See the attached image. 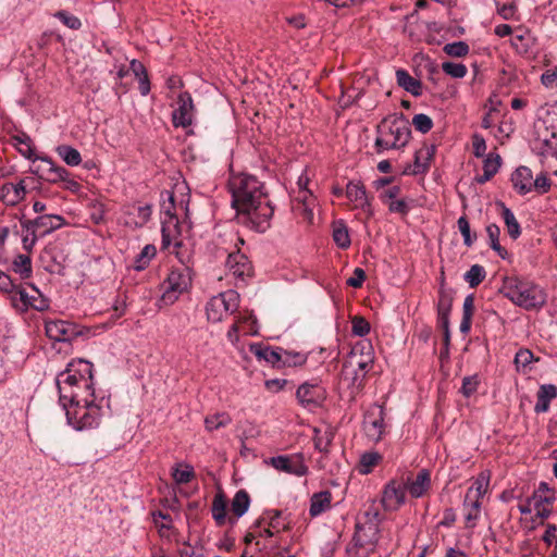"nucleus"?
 Here are the masks:
<instances>
[{"label":"nucleus","mask_w":557,"mask_h":557,"mask_svg":"<svg viewBox=\"0 0 557 557\" xmlns=\"http://www.w3.org/2000/svg\"><path fill=\"white\" fill-rule=\"evenodd\" d=\"M333 239L342 249H346L350 246L349 232L343 221H338L333 224Z\"/></svg>","instance_id":"58836bf2"},{"label":"nucleus","mask_w":557,"mask_h":557,"mask_svg":"<svg viewBox=\"0 0 557 557\" xmlns=\"http://www.w3.org/2000/svg\"><path fill=\"white\" fill-rule=\"evenodd\" d=\"M327 396L326 389L319 383H302L296 392V398L305 408H318L323 405Z\"/></svg>","instance_id":"6e6552de"},{"label":"nucleus","mask_w":557,"mask_h":557,"mask_svg":"<svg viewBox=\"0 0 557 557\" xmlns=\"http://www.w3.org/2000/svg\"><path fill=\"white\" fill-rule=\"evenodd\" d=\"M87 408L85 411V420L83 422V430L92 429L99 425L103 416L102 406L96 403V397L86 400Z\"/></svg>","instance_id":"a878e982"},{"label":"nucleus","mask_w":557,"mask_h":557,"mask_svg":"<svg viewBox=\"0 0 557 557\" xmlns=\"http://www.w3.org/2000/svg\"><path fill=\"white\" fill-rule=\"evenodd\" d=\"M268 463L271 465L277 471L294 474L297 476H304L309 471L308 467L304 461V456L301 454L295 456L281 455L276 457H271Z\"/></svg>","instance_id":"1a4fd4ad"},{"label":"nucleus","mask_w":557,"mask_h":557,"mask_svg":"<svg viewBox=\"0 0 557 557\" xmlns=\"http://www.w3.org/2000/svg\"><path fill=\"white\" fill-rule=\"evenodd\" d=\"M345 195L350 201L355 202V208L363 210L368 216L373 215V209L363 183L350 181L346 186Z\"/></svg>","instance_id":"dca6fc26"},{"label":"nucleus","mask_w":557,"mask_h":557,"mask_svg":"<svg viewBox=\"0 0 557 557\" xmlns=\"http://www.w3.org/2000/svg\"><path fill=\"white\" fill-rule=\"evenodd\" d=\"M313 444L314 448L322 454H329L330 447L335 436V431L331 426H326L324 430L319 428L313 429Z\"/></svg>","instance_id":"bb28decb"},{"label":"nucleus","mask_w":557,"mask_h":557,"mask_svg":"<svg viewBox=\"0 0 557 557\" xmlns=\"http://www.w3.org/2000/svg\"><path fill=\"white\" fill-rule=\"evenodd\" d=\"M532 171L527 166H519L511 174L512 186L520 195H525L532 190Z\"/></svg>","instance_id":"5701e85b"},{"label":"nucleus","mask_w":557,"mask_h":557,"mask_svg":"<svg viewBox=\"0 0 557 557\" xmlns=\"http://www.w3.org/2000/svg\"><path fill=\"white\" fill-rule=\"evenodd\" d=\"M182 465H177L175 468H173V479L177 484H185L191 481V479L195 476L194 468L189 465H184L183 469H181Z\"/></svg>","instance_id":"8fccbe9b"},{"label":"nucleus","mask_w":557,"mask_h":557,"mask_svg":"<svg viewBox=\"0 0 557 557\" xmlns=\"http://www.w3.org/2000/svg\"><path fill=\"white\" fill-rule=\"evenodd\" d=\"M26 195V188L24 180H21L17 184L5 183L0 188V200L7 206H15L24 199Z\"/></svg>","instance_id":"aec40b11"},{"label":"nucleus","mask_w":557,"mask_h":557,"mask_svg":"<svg viewBox=\"0 0 557 557\" xmlns=\"http://www.w3.org/2000/svg\"><path fill=\"white\" fill-rule=\"evenodd\" d=\"M436 147L434 145H424L416 151L413 164H408L403 170L405 175H419L429 171L430 164L434 159Z\"/></svg>","instance_id":"2eb2a0df"},{"label":"nucleus","mask_w":557,"mask_h":557,"mask_svg":"<svg viewBox=\"0 0 557 557\" xmlns=\"http://www.w3.org/2000/svg\"><path fill=\"white\" fill-rule=\"evenodd\" d=\"M212 517L218 525H223L226 521V498L223 493H218L212 502Z\"/></svg>","instance_id":"e433bc0d"},{"label":"nucleus","mask_w":557,"mask_h":557,"mask_svg":"<svg viewBox=\"0 0 557 557\" xmlns=\"http://www.w3.org/2000/svg\"><path fill=\"white\" fill-rule=\"evenodd\" d=\"M502 165V158L497 153H488L483 162V171L494 176Z\"/></svg>","instance_id":"4d7b16f0"},{"label":"nucleus","mask_w":557,"mask_h":557,"mask_svg":"<svg viewBox=\"0 0 557 557\" xmlns=\"http://www.w3.org/2000/svg\"><path fill=\"white\" fill-rule=\"evenodd\" d=\"M403 482L411 497L420 498L431 487V474L429 470L421 469L416 478L407 476Z\"/></svg>","instance_id":"a211bd4d"},{"label":"nucleus","mask_w":557,"mask_h":557,"mask_svg":"<svg viewBox=\"0 0 557 557\" xmlns=\"http://www.w3.org/2000/svg\"><path fill=\"white\" fill-rule=\"evenodd\" d=\"M249 505V494L245 490H239L232 499L231 510L236 518H240L247 512Z\"/></svg>","instance_id":"2f4dec72"},{"label":"nucleus","mask_w":557,"mask_h":557,"mask_svg":"<svg viewBox=\"0 0 557 557\" xmlns=\"http://www.w3.org/2000/svg\"><path fill=\"white\" fill-rule=\"evenodd\" d=\"M191 284L190 270L187 267L174 268L163 283L165 301L173 302L180 294L187 290Z\"/></svg>","instance_id":"423d86ee"},{"label":"nucleus","mask_w":557,"mask_h":557,"mask_svg":"<svg viewBox=\"0 0 557 557\" xmlns=\"http://www.w3.org/2000/svg\"><path fill=\"white\" fill-rule=\"evenodd\" d=\"M552 496H545V497H536L534 496V508L536 510V516L546 519L550 515V509L545 506L552 504L553 502Z\"/></svg>","instance_id":"13d9d810"},{"label":"nucleus","mask_w":557,"mask_h":557,"mask_svg":"<svg viewBox=\"0 0 557 557\" xmlns=\"http://www.w3.org/2000/svg\"><path fill=\"white\" fill-rule=\"evenodd\" d=\"M12 294V301L13 305L21 309H27L30 304V297L29 294L22 287L15 286V289Z\"/></svg>","instance_id":"864d4df0"},{"label":"nucleus","mask_w":557,"mask_h":557,"mask_svg":"<svg viewBox=\"0 0 557 557\" xmlns=\"http://www.w3.org/2000/svg\"><path fill=\"white\" fill-rule=\"evenodd\" d=\"M218 297L220 298V301L223 302L222 305H224V311L226 314H232L237 310L239 295L235 290H226L219 294Z\"/></svg>","instance_id":"49530a36"},{"label":"nucleus","mask_w":557,"mask_h":557,"mask_svg":"<svg viewBox=\"0 0 557 557\" xmlns=\"http://www.w3.org/2000/svg\"><path fill=\"white\" fill-rule=\"evenodd\" d=\"M249 350L259 360H264L273 367L281 368V361L283 360L282 348L272 349L270 346H265L261 343H255L250 345Z\"/></svg>","instance_id":"6ab92c4d"},{"label":"nucleus","mask_w":557,"mask_h":557,"mask_svg":"<svg viewBox=\"0 0 557 557\" xmlns=\"http://www.w3.org/2000/svg\"><path fill=\"white\" fill-rule=\"evenodd\" d=\"M18 152L28 160H36L32 139L28 135L22 134L13 137Z\"/></svg>","instance_id":"37998d69"},{"label":"nucleus","mask_w":557,"mask_h":557,"mask_svg":"<svg viewBox=\"0 0 557 557\" xmlns=\"http://www.w3.org/2000/svg\"><path fill=\"white\" fill-rule=\"evenodd\" d=\"M156 253L157 249L153 245H146L135 258L134 269L136 271L145 270L149 265L150 261L156 256Z\"/></svg>","instance_id":"ea45409f"},{"label":"nucleus","mask_w":557,"mask_h":557,"mask_svg":"<svg viewBox=\"0 0 557 557\" xmlns=\"http://www.w3.org/2000/svg\"><path fill=\"white\" fill-rule=\"evenodd\" d=\"M458 230L462 235L463 244L467 247H471L473 243L476 240V234L471 233L470 223L466 215H462L457 221Z\"/></svg>","instance_id":"09e8293b"},{"label":"nucleus","mask_w":557,"mask_h":557,"mask_svg":"<svg viewBox=\"0 0 557 557\" xmlns=\"http://www.w3.org/2000/svg\"><path fill=\"white\" fill-rule=\"evenodd\" d=\"M533 360V354L529 349H520L515 357V363L517 368H525L528 367Z\"/></svg>","instance_id":"338daca9"},{"label":"nucleus","mask_w":557,"mask_h":557,"mask_svg":"<svg viewBox=\"0 0 557 557\" xmlns=\"http://www.w3.org/2000/svg\"><path fill=\"white\" fill-rule=\"evenodd\" d=\"M232 422L228 413L220 412L212 416H208L205 419V425L208 431H214L220 428H224Z\"/></svg>","instance_id":"a18cd8bd"},{"label":"nucleus","mask_w":557,"mask_h":557,"mask_svg":"<svg viewBox=\"0 0 557 557\" xmlns=\"http://www.w3.org/2000/svg\"><path fill=\"white\" fill-rule=\"evenodd\" d=\"M309 182L308 177H299L298 186H299V194L296 197V200L302 203L304 211L310 215H312V211L310 209V206L312 205V194L307 189V184Z\"/></svg>","instance_id":"a19ab883"},{"label":"nucleus","mask_w":557,"mask_h":557,"mask_svg":"<svg viewBox=\"0 0 557 557\" xmlns=\"http://www.w3.org/2000/svg\"><path fill=\"white\" fill-rule=\"evenodd\" d=\"M362 519L356 524L352 541L356 547H370L373 550L380 540V512L371 507L364 511Z\"/></svg>","instance_id":"39448f33"},{"label":"nucleus","mask_w":557,"mask_h":557,"mask_svg":"<svg viewBox=\"0 0 557 557\" xmlns=\"http://www.w3.org/2000/svg\"><path fill=\"white\" fill-rule=\"evenodd\" d=\"M443 51L449 57L462 58L469 53V46L465 41H455L446 44Z\"/></svg>","instance_id":"603ef678"},{"label":"nucleus","mask_w":557,"mask_h":557,"mask_svg":"<svg viewBox=\"0 0 557 557\" xmlns=\"http://www.w3.org/2000/svg\"><path fill=\"white\" fill-rule=\"evenodd\" d=\"M412 125L420 133L426 134L432 129L433 121L429 115L419 113L412 117Z\"/></svg>","instance_id":"6e6d98bb"},{"label":"nucleus","mask_w":557,"mask_h":557,"mask_svg":"<svg viewBox=\"0 0 557 557\" xmlns=\"http://www.w3.org/2000/svg\"><path fill=\"white\" fill-rule=\"evenodd\" d=\"M472 147L473 153L475 157L481 158L485 156L486 152V143L483 136L479 134H474L472 136Z\"/></svg>","instance_id":"774afa93"},{"label":"nucleus","mask_w":557,"mask_h":557,"mask_svg":"<svg viewBox=\"0 0 557 557\" xmlns=\"http://www.w3.org/2000/svg\"><path fill=\"white\" fill-rule=\"evenodd\" d=\"M351 331L354 335L366 336L370 332V323L362 317L356 315L351 320Z\"/></svg>","instance_id":"bf43d9fd"},{"label":"nucleus","mask_w":557,"mask_h":557,"mask_svg":"<svg viewBox=\"0 0 557 557\" xmlns=\"http://www.w3.org/2000/svg\"><path fill=\"white\" fill-rule=\"evenodd\" d=\"M13 270L18 273L22 278H28L32 275V260L26 255H17L13 261Z\"/></svg>","instance_id":"de8ad7c7"},{"label":"nucleus","mask_w":557,"mask_h":557,"mask_svg":"<svg viewBox=\"0 0 557 557\" xmlns=\"http://www.w3.org/2000/svg\"><path fill=\"white\" fill-rule=\"evenodd\" d=\"M195 113V106L191 95L188 91L181 92L177 97V108L172 113L174 127L186 128L191 125Z\"/></svg>","instance_id":"9d476101"},{"label":"nucleus","mask_w":557,"mask_h":557,"mask_svg":"<svg viewBox=\"0 0 557 557\" xmlns=\"http://www.w3.org/2000/svg\"><path fill=\"white\" fill-rule=\"evenodd\" d=\"M511 46L520 55H529L533 46V37L529 30H524L522 34H516L511 38Z\"/></svg>","instance_id":"473e14b6"},{"label":"nucleus","mask_w":557,"mask_h":557,"mask_svg":"<svg viewBox=\"0 0 557 557\" xmlns=\"http://www.w3.org/2000/svg\"><path fill=\"white\" fill-rule=\"evenodd\" d=\"M500 208V214L507 228V233L512 239H517L521 235V227L513 212L505 206L504 202H497Z\"/></svg>","instance_id":"7c9ffc66"},{"label":"nucleus","mask_w":557,"mask_h":557,"mask_svg":"<svg viewBox=\"0 0 557 557\" xmlns=\"http://www.w3.org/2000/svg\"><path fill=\"white\" fill-rule=\"evenodd\" d=\"M220 301V298L218 296L212 297L206 305V313L207 319L210 322L218 323L221 322L226 315L224 311V305Z\"/></svg>","instance_id":"72a5a7b5"},{"label":"nucleus","mask_w":557,"mask_h":557,"mask_svg":"<svg viewBox=\"0 0 557 557\" xmlns=\"http://www.w3.org/2000/svg\"><path fill=\"white\" fill-rule=\"evenodd\" d=\"M406 486L403 481H389L382 494V505L385 510H398L406 502Z\"/></svg>","instance_id":"9b49d317"},{"label":"nucleus","mask_w":557,"mask_h":557,"mask_svg":"<svg viewBox=\"0 0 557 557\" xmlns=\"http://www.w3.org/2000/svg\"><path fill=\"white\" fill-rule=\"evenodd\" d=\"M442 70L453 78H462L467 75V67L462 63L443 62Z\"/></svg>","instance_id":"5fc2aeb1"},{"label":"nucleus","mask_w":557,"mask_h":557,"mask_svg":"<svg viewBox=\"0 0 557 557\" xmlns=\"http://www.w3.org/2000/svg\"><path fill=\"white\" fill-rule=\"evenodd\" d=\"M385 412L383 406L373 404L364 412L363 431L366 436L372 442H380L385 434L386 424L384 422Z\"/></svg>","instance_id":"0eeeda50"},{"label":"nucleus","mask_w":557,"mask_h":557,"mask_svg":"<svg viewBox=\"0 0 557 557\" xmlns=\"http://www.w3.org/2000/svg\"><path fill=\"white\" fill-rule=\"evenodd\" d=\"M486 234L490 240V247L502 258L508 257L507 250L499 244L500 228L492 223L486 226Z\"/></svg>","instance_id":"f704fd0d"},{"label":"nucleus","mask_w":557,"mask_h":557,"mask_svg":"<svg viewBox=\"0 0 557 557\" xmlns=\"http://www.w3.org/2000/svg\"><path fill=\"white\" fill-rule=\"evenodd\" d=\"M62 406L95 398L92 363L85 359L71 361L55 380Z\"/></svg>","instance_id":"f03ea898"},{"label":"nucleus","mask_w":557,"mask_h":557,"mask_svg":"<svg viewBox=\"0 0 557 557\" xmlns=\"http://www.w3.org/2000/svg\"><path fill=\"white\" fill-rule=\"evenodd\" d=\"M65 224V220L63 216L58 214H44L35 220H22L21 225L27 232H37V230L42 228L41 236H45Z\"/></svg>","instance_id":"4468645a"},{"label":"nucleus","mask_w":557,"mask_h":557,"mask_svg":"<svg viewBox=\"0 0 557 557\" xmlns=\"http://www.w3.org/2000/svg\"><path fill=\"white\" fill-rule=\"evenodd\" d=\"M306 362V358L300 354H292L283 350V360L281 361L282 367H296L301 366Z\"/></svg>","instance_id":"e2e57ef3"},{"label":"nucleus","mask_w":557,"mask_h":557,"mask_svg":"<svg viewBox=\"0 0 557 557\" xmlns=\"http://www.w3.org/2000/svg\"><path fill=\"white\" fill-rule=\"evenodd\" d=\"M226 267L234 276L240 278L249 276L251 272V265L248 258L239 251L232 252L228 255L226 260Z\"/></svg>","instance_id":"4be33fe9"},{"label":"nucleus","mask_w":557,"mask_h":557,"mask_svg":"<svg viewBox=\"0 0 557 557\" xmlns=\"http://www.w3.org/2000/svg\"><path fill=\"white\" fill-rule=\"evenodd\" d=\"M396 79L398 86L410 92L412 96L419 97L422 95L421 82L412 77L406 70H397Z\"/></svg>","instance_id":"c85d7f7f"},{"label":"nucleus","mask_w":557,"mask_h":557,"mask_svg":"<svg viewBox=\"0 0 557 557\" xmlns=\"http://www.w3.org/2000/svg\"><path fill=\"white\" fill-rule=\"evenodd\" d=\"M411 136L408 120L403 114H394L384 117L376 126L374 147L376 152L400 149L405 147Z\"/></svg>","instance_id":"7ed1b4c3"},{"label":"nucleus","mask_w":557,"mask_h":557,"mask_svg":"<svg viewBox=\"0 0 557 557\" xmlns=\"http://www.w3.org/2000/svg\"><path fill=\"white\" fill-rule=\"evenodd\" d=\"M46 334L54 342H71L79 335L78 326L64 320L47 321Z\"/></svg>","instance_id":"f8f14e48"},{"label":"nucleus","mask_w":557,"mask_h":557,"mask_svg":"<svg viewBox=\"0 0 557 557\" xmlns=\"http://www.w3.org/2000/svg\"><path fill=\"white\" fill-rule=\"evenodd\" d=\"M498 14L505 20H511L516 14V5L513 2H502V0H495Z\"/></svg>","instance_id":"0e129e2a"},{"label":"nucleus","mask_w":557,"mask_h":557,"mask_svg":"<svg viewBox=\"0 0 557 557\" xmlns=\"http://www.w3.org/2000/svg\"><path fill=\"white\" fill-rule=\"evenodd\" d=\"M125 224L131 227H143L151 218V206L132 203L124 208Z\"/></svg>","instance_id":"f3484780"},{"label":"nucleus","mask_w":557,"mask_h":557,"mask_svg":"<svg viewBox=\"0 0 557 557\" xmlns=\"http://www.w3.org/2000/svg\"><path fill=\"white\" fill-rule=\"evenodd\" d=\"M550 180L544 173H541L535 178H532V189L539 194H546L550 189Z\"/></svg>","instance_id":"680f3d73"},{"label":"nucleus","mask_w":557,"mask_h":557,"mask_svg":"<svg viewBox=\"0 0 557 557\" xmlns=\"http://www.w3.org/2000/svg\"><path fill=\"white\" fill-rule=\"evenodd\" d=\"M481 499L471 498L468 506H465L467 509L466 513V523L468 528H473L479 518L481 510Z\"/></svg>","instance_id":"3c124183"},{"label":"nucleus","mask_w":557,"mask_h":557,"mask_svg":"<svg viewBox=\"0 0 557 557\" xmlns=\"http://www.w3.org/2000/svg\"><path fill=\"white\" fill-rule=\"evenodd\" d=\"M332 494L330 491L314 493L310 498L309 513L311 517H318L331 508Z\"/></svg>","instance_id":"cd10ccee"},{"label":"nucleus","mask_w":557,"mask_h":557,"mask_svg":"<svg viewBox=\"0 0 557 557\" xmlns=\"http://www.w3.org/2000/svg\"><path fill=\"white\" fill-rule=\"evenodd\" d=\"M491 473L490 471H481L475 478L471 487L468 488L463 506H468L471 498L482 499L487 493L490 486Z\"/></svg>","instance_id":"412c9836"},{"label":"nucleus","mask_w":557,"mask_h":557,"mask_svg":"<svg viewBox=\"0 0 557 557\" xmlns=\"http://www.w3.org/2000/svg\"><path fill=\"white\" fill-rule=\"evenodd\" d=\"M382 460V456L376 451H367L361 455L359 461V472L368 474Z\"/></svg>","instance_id":"c03bdc74"},{"label":"nucleus","mask_w":557,"mask_h":557,"mask_svg":"<svg viewBox=\"0 0 557 557\" xmlns=\"http://www.w3.org/2000/svg\"><path fill=\"white\" fill-rule=\"evenodd\" d=\"M478 385H479V380H478V376H476V375H473V376H466V377H463V380H462L461 393H462L466 397H469V396H471L473 393H475V392H476Z\"/></svg>","instance_id":"69168bd1"},{"label":"nucleus","mask_w":557,"mask_h":557,"mask_svg":"<svg viewBox=\"0 0 557 557\" xmlns=\"http://www.w3.org/2000/svg\"><path fill=\"white\" fill-rule=\"evenodd\" d=\"M174 210V196L173 194L168 193V203L163 202L162 211L168 216V219L162 221V248L166 249L172 244L174 238V234L177 232L178 220L173 212Z\"/></svg>","instance_id":"ddd939ff"},{"label":"nucleus","mask_w":557,"mask_h":557,"mask_svg":"<svg viewBox=\"0 0 557 557\" xmlns=\"http://www.w3.org/2000/svg\"><path fill=\"white\" fill-rule=\"evenodd\" d=\"M486 271L480 264H473L463 275L465 281L471 288L479 286L485 278Z\"/></svg>","instance_id":"79ce46f5"},{"label":"nucleus","mask_w":557,"mask_h":557,"mask_svg":"<svg viewBox=\"0 0 557 557\" xmlns=\"http://www.w3.org/2000/svg\"><path fill=\"white\" fill-rule=\"evenodd\" d=\"M474 312V295H468L463 300L462 306V320L460 322V332L463 334L469 333L471 329L472 315Z\"/></svg>","instance_id":"c9c22d12"},{"label":"nucleus","mask_w":557,"mask_h":557,"mask_svg":"<svg viewBox=\"0 0 557 557\" xmlns=\"http://www.w3.org/2000/svg\"><path fill=\"white\" fill-rule=\"evenodd\" d=\"M500 292L525 310L540 309L546 302V294L541 287L517 276L505 277Z\"/></svg>","instance_id":"20e7f679"},{"label":"nucleus","mask_w":557,"mask_h":557,"mask_svg":"<svg viewBox=\"0 0 557 557\" xmlns=\"http://www.w3.org/2000/svg\"><path fill=\"white\" fill-rule=\"evenodd\" d=\"M228 188L242 224L259 233L270 228L274 207L262 182L255 175L239 173L230 178Z\"/></svg>","instance_id":"f257e3e1"},{"label":"nucleus","mask_w":557,"mask_h":557,"mask_svg":"<svg viewBox=\"0 0 557 557\" xmlns=\"http://www.w3.org/2000/svg\"><path fill=\"white\" fill-rule=\"evenodd\" d=\"M57 153L70 166H76L82 162L79 151L72 146L60 145L57 147Z\"/></svg>","instance_id":"4c0bfd02"},{"label":"nucleus","mask_w":557,"mask_h":557,"mask_svg":"<svg viewBox=\"0 0 557 557\" xmlns=\"http://www.w3.org/2000/svg\"><path fill=\"white\" fill-rule=\"evenodd\" d=\"M536 397L534 411L536 413L546 412L549 409L550 401L557 397V387L553 384H543L540 386Z\"/></svg>","instance_id":"393cba45"},{"label":"nucleus","mask_w":557,"mask_h":557,"mask_svg":"<svg viewBox=\"0 0 557 557\" xmlns=\"http://www.w3.org/2000/svg\"><path fill=\"white\" fill-rule=\"evenodd\" d=\"M62 407L65 410L69 424L75 430L82 431L87 404H85V401H79L78 404H66Z\"/></svg>","instance_id":"b1692460"},{"label":"nucleus","mask_w":557,"mask_h":557,"mask_svg":"<svg viewBox=\"0 0 557 557\" xmlns=\"http://www.w3.org/2000/svg\"><path fill=\"white\" fill-rule=\"evenodd\" d=\"M54 16L59 18L66 27L71 29H79L82 26L81 20L66 11H58Z\"/></svg>","instance_id":"052dcab7"},{"label":"nucleus","mask_w":557,"mask_h":557,"mask_svg":"<svg viewBox=\"0 0 557 557\" xmlns=\"http://www.w3.org/2000/svg\"><path fill=\"white\" fill-rule=\"evenodd\" d=\"M39 159L48 165L45 175L41 176L47 182L51 184L63 183L66 176H70V172L65 168L55 165L51 158L40 157Z\"/></svg>","instance_id":"c756f323"}]
</instances>
